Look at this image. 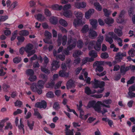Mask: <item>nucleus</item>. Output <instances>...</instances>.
<instances>
[{"mask_svg": "<svg viewBox=\"0 0 135 135\" xmlns=\"http://www.w3.org/2000/svg\"><path fill=\"white\" fill-rule=\"evenodd\" d=\"M74 14L77 19H75L73 24L75 27L78 25L81 24L82 23V18L83 17V14L80 12L75 11Z\"/></svg>", "mask_w": 135, "mask_h": 135, "instance_id": "nucleus-1", "label": "nucleus"}, {"mask_svg": "<svg viewBox=\"0 0 135 135\" xmlns=\"http://www.w3.org/2000/svg\"><path fill=\"white\" fill-rule=\"evenodd\" d=\"M93 46L95 50L99 51L101 49V44L95 41H92L90 42L88 45V49L89 50H91V47Z\"/></svg>", "mask_w": 135, "mask_h": 135, "instance_id": "nucleus-2", "label": "nucleus"}, {"mask_svg": "<svg viewBox=\"0 0 135 135\" xmlns=\"http://www.w3.org/2000/svg\"><path fill=\"white\" fill-rule=\"evenodd\" d=\"M33 45L30 43L27 44L25 47V50L27 53H28L27 56L28 57L30 56L33 55L35 52V50H31L33 48Z\"/></svg>", "mask_w": 135, "mask_h": 135, "instance_id": "nucleus-3", "label": "nucleus"}, {"mask_svg": "<svg viewBox=\"0 0 135 135\" xmlns=\"http://www.w3.org/2000/svg\"><path fill=\"white\" fill-rule=\"evenodd\" d=\"M77 40L74 38H73L71 36L68 37V44L69 45L68 47V49L71 50L76 46Z\"/></svg>", "mask_w": 135, "mask_h": 135, "instance_id": "nucleus-4", "label": "nucleus"}, {"mask_svg": "<svg viewBox=\"0 0 135 135\" xmlns=\"http://www.w3.org/2000/svg\"><path fill=\"white\" fill-rule=\"evenodd\" d=\"M100 104V103L98 102L94 107L93 108L95 111L98 113H102L103 115H104V113L108 112L107 110L104 108L102 109Z\"/></svg>", "mask_w": 135, "mask_h": 135, "instance_id": "nucleus-5", "label": "nucleus"}, {"mask_svg": "<svg viewBox=\"0 0 135 135\" xmlns=\"http://www.w3.org/2000/svg\"><path fill=\"white\" fill-rule=\"evenodd\" d=\"M104 63L103 61H97L94 63L93 64V67L96 66L97 68L96 69V71H98L99 72H101L103 71V68L102 66Z\"/></svg>", "mask_w": 135, "mask_h": 135, "instance_id": "nucleus-6", "label": "nucleus"}, {"mask_svg": "<svg viewBox=\"0 0 135 135\" xmlns=\"http://www.w3.org/2000/svg\"><path fill=\"white\" fill-rule=\"evenodd\" d=\"M94 81L93 86V87L94 88H102V87H104L105 85V83L104 81H101L96 80L95 79H94Z\"/></svg>", "mask_w": 135, "mask_h": 135, "instance_id": "nucleus-7", "label": "nucleus"}, {"mask_svg": "<svg viewBox=\"0 0 135 135\" xmlns=\"http://www.w3.org/2000/svg\"><path fill=\"white\" fill-rule=\"evenodd\" d=\"M35 106L36 107L40 108L45 109L47 106L46 102L44 100L42 101L41 102H37L35 104Z\"/></svg>", "mask_w": 135, "mask_h": 135, "instance_id": "nucleus-8", "label": "nucleus"}, {"mask_svg": "<svg viewBox=\"0 0 135 135\" xmlns=\"http://www.w3.org/2000/svg\"><path fill=\"white\" fill-rule=\"evenodd\" d=\"M98 34L96 32L92 30H90L89 32L88 36L90 38L92 39L95 38L97 36Z\"/></svg>", "mask_w": 135, "mask_h": 135, "instance_id": "nucleus-9", "label": "nucleus"}, {"mask_svg": "<svg viewBox=\"0 0 135 135\" xmlns=\"http://www.w3.org/2000/svg\"><path fill=\"white\" fill-rule=\"evenodd\" d=\"M66 86V88L68 89L75 87L74 82L71 80H69L67 82Z\"/></svg>", "mask_w": 135, "mask_h": 135, "instance_id": "nucleus-10", "label": "nucleus"}, {"mask_svg": "<svg viewBox=\"0 0 135 135\" xmlns=\"http://www.w3.org/2000/svg\"><path fill=\"white\" fill-rule=\"evenodd\" d=\"M52 69L53 70H56L60 67L59 64V62L56 60H54L52 61Z\"/></svg>", "mask_w": 135, "mask_h": 135, "instance_id": "nucleus-11", "label": "nucleus"}, {"mask_svg": "<svg viewBox=\"0 0 135 135\" xmlns=\"http://www.w3.org/2000/svg\"><path fill=\"white\" fill-rule=\"evenodd\" d=\"M59 76L61 77H68L69 75V73H67L66 71L61 70L59 71Z\"/></svg>", "mask_w": 135, "mask_h": 135, "instance_id": "nucleus-12", "label": "nucleus"}, {"mask_svg": "<svg viewBox=\"0 0 135 135\" xmlns=\"http://www.w3.org/2000/svg\"><path fill=\"white\" fill-rule=\"evenodd\" d=\"M129 70V67H125L124 65H122L121 66L120 68V72L123 75L125 74L126 72Z\"/></svg>", "mask_w": 135, "mask_h": 135, "instance_id": "nucleus-13", "label": "nucleus"}, {"mask_svg": "<svg viewBox=\"0 0 135 135\" xmlns=\"http://www.w3.org/2000/svg\"><path fill=\"white\" fill-rule=\"evenodd\" d=\"M94 12V10L93 9H89L85 13V17L87 19H89L91 15H92Z\"/></svg>", "mask_w": 135, "mask_h": 135, "instance_id": "nucleus-14", "label": "nucleus"}, {"mask_svg": "<svg viewBox=\"0 0 135 135\" xmlns=\"http://www.w3.org/2000/svg\"><path fill=\"white\" fill-rule=\"evenodd\" d=\"M98 22L96 20H90V23L93 29H96L97 26Z\"/></svg>", "mask_w": 135, "mask_h": 135, "instance_id": "nucleus-15", "label": "nucleus"}, {"mask_svg": "<svg viewBox=\"0 0 135 135\" xmlns=\"http://www.w3.org/2000/svg\"><path fill=\"white\" fill-rule=\"evenodd\" d=\"M70 127H66L65 129V135H74L73 131L74 129L70 130L69 129Z\"/></svg>", "mask_w": 135, "mask_h": 135, "instance_id": "nucleus-16", "label": "nucleus"}, {"mask_svg": "<svg viewBox=\"0 0 135 135\" xmlns=\"http://www.w3.org/2000/svg\"><path fill=\"white\" fill-rule=\"evenodd\" d=\"M19 120L17 117H16L15 118V123L16 126L18 127H24V125L23 124V122L21 120V119L20 120V122L18 123Z\"/></svg>", "mask_w": 135, "mask_h": 135, "instance_id": "nucleus-17", "label": "nucleus"}, {"mask_svg": "<svg viewBox=\"0 0 135 135\" xmlns=\"http://www.w3.org/2000/svg\"><path fill=\"white\" fill-rule=\"evenodd\" d=\"M104 21L108 25H110L113 23L114 20L111 17H108L105 18Z\"/></svg>", "mask_w": 135, "mask_h": 135, "instance_id": "nucleus-18", "label": "nucleus"}, {"mask_svg": "<svg viewBox=\"0 0 135 135\" xmlns=\"http://www.w3.org/2000/svg\"><path fill=\"white\" fill-rule=\"evenodd\" d=\"M29 33L26 30H22L19 32V34L22 36H27L29 34Z\"/></svg>", "mask_w": 135, "mask_h": 135, "instance_id": "nucleus-19", "label": "nucleus"}, {"mask_svg": "<svg viewBox=\"0 0 135 135\" xmlns=\"http://www.w3.org/2000/svg\"><path fill=\"white\" fill-rule=\"evenodd\" d=\"M122 29V28H121V29H119L118 28H115L114 30V32L118 36L120 37L123 35Z\"/></svg>", "mask_w": 135, "mask_h": 135, "instance_id": "nucleus-20", "label": "nucleus"}, {"mask_svg": "<svg viewBox=\"0 0 135 135\" xmlns=\"http://www.w3.org/2000/svg\"><path fill=\"white\" fill-rule=\"evenodd\" d=\"M63 15L65 17H69L72 15L71 12L69 10L64 11Z\"/></svg>", "mask_w": 135, "mask_h": 135, "instance_id": "nucleus-21", "label": "nucleus"}, {"mask_svg": "<svg viewBox=\"0 0 135 135\" xmlns=\"http://www.w3.org/2000/svg\"><path fill=\"white\" fill-rule=\"evenodd\" d=\"M126 56V54L125 52H124L123 53L119 52L117 53L116 55V57L117 58L119 59H122L123 57Z\"/></svg>", "mask_w": 135, "mask_h": 135, "instance_id": "nucleus-22", "label": "nucleus"}, {"mask_svg": "<svg viewBox=\"0 0 135 135\" xmlns=\"http://www.w3.org/2000/svg\"><path fill=\"white\" fill-rule=\"evenodd\" d=\"M128 53L129 56L133 57L135 56V50L133 48H131L128 51Z\"/></svg>", "mask_w": 135, "mask_h": 135, "instance_id": "nucleus-23", "label": "nucleus"}, {"mask_svg": "<svg viewBox=\"0 0 135 135\" xmlns=\"http://www.w3.org/2000/svg\"><path fill=\"white\" fill-rule=\"evenodd\" d=\"M52 8L54 10H60L62 9V6H59L58 5L56 4L52 6Z\"/></svg>", "mask_w": 135, "mask_h": 135, "instance_id": "nucleus-24", "label": "nucleus"}, {"mask_svg": "<svg viewBox=\"0 0 135 135\" xmlns=\"http://www.w3.org/2000/svg\"><path fill=\"white\" fill-rule=\"evenodd\" d=\"M89 30L88 26V25H84L81 30V32L83 33H86Z\"/></svg>", "mask_w": 135, "mask_h": 135, "instance_id": "nucleus-25", "label": "nucleus"}, {"mask_svg": "<svg viewBox=\"0 0 135 135\" xmlns=\"http://www.w3.org/2000/svg\"><path fill=\"white\" fill-rule=\"evenodd\" d=\"M26 73L28 76H30L34 74V72L33 70L31 69H28L26 71Z\"/></svg>", "mask_w": 135, "mask_h": 135, "instance_id": "nucleus-26", "label": "nucleus"}, {"mask_svg": "<svg viewBox=\"0 0 135 135\" xmlns=\"http://www.w3.org/2000/svg\"><path fill=\"white\" fill-rule=\"evenodd\" d=\"M34 115L37 116L38 118L40 119H41L42 118V117L40 115V113L38 111V110L37 109H34Z\"/></svg>", "mask_w": 135, "mask_h": 135, "instance_id": "nucleus-27", "label": "nucleus"}, {"mask_svg": "<svg viewBox=\"0 0 135 135\" xmlns=\"http://www.w3.org/2000/svg\"><path fill=\"white\" fill-rule=\"evenodd\" d=\"M55 84L54 81L52 80L50 82H49L46 85V87L47 88H51L53 87Z\"/></svg>", "mask_w": 135, "mask_h": 135, "instance_id": "nucleus-28", "label": "nucleus"}, {"mask_svg": "<svg viewBox=\"0 0 135 135\" xmlns=\"http://www.w3.org/2000/svg\"><path fill=\"white\" fill-rule=\"evenodd\" d=\"M45 82L42 80H40L37 83V86L40 89L43 88L44 87V84Z\"/></svg>", "mask_w": 135, "mask_h": 135, "instance_id": "nucleus-29", "label": "nucleus"}, {"mask_svg": "<svg viewBox=\"0 0 135 135\" xmlns=\"http://www.w3.org/2000/svg\"><path fill=\"white\" fill-rule=\"evenodd\" d=\"M96 103L95 101L94 100L89 101L87 107L89 108L91 107H93V108Z\"/></svg>", "mask_w": 135, "mask_h": 135, "instance_id": "nucleus-30", "label": "nucleus"}, {"mask_svg": "<svg viewBox=\"0 0 135 135\" xmlns=\"http://www.w3.org/2000/svg\"><path fill=\"white\" fill-rule=\"evenodd\" d=\"M106 41L107 42H108L110 44H112L113 41V38L111 36H109L107 35H106Z\"/></svg>", "mask_w": 135, "mask_h": 135, "instance_id": "nucleus-31", "label": "nucleus"}, {"mask_svg": "<svg viewBox=\"0 0 135 135\" xmlns=\"http://www.w3.org/2000/svg\"><path fill=\"white\" fill-rule=\"evenodd\" d=\"M94 5L96 9L98 11H100L102 10V7L98 2H95L94 4Z\"/></svg>", "mask_w": 135, "mask_h": 135, "instance_id": "nucleus-32", "label": "nucleus"}, {"mask_svg": "<svg viewBox=\"0 0 135 135\" xmlns=\"http://www.w3.org/2000/svg\"><path fill=\"white\" fill-rule=\"evenodd\" d=\"M2 87L3 91L7 92L8 91V89L10 88V86L4 83L3 84Z\"/></svg>", "mask_w": 135, "mask_h": 135, "instance_id": "nucleus-33", "label": "nucleus"}, {"mask_svg": "<svg viewBox=\"0 0 135 135\" xmlns=\"http://www.w3.org/2000/svg\"><path fill=\"white\" fill-rule=\"evenodd\" d=\"M100 103V104H103V103L104 104H106L108 105L110 104L112 102L111 100L110 99L103 100L102 102L98 101Z\"/></svg>", "mask_w": 135, "mask_h": 135, "instance_id": "nucleus-34", "label": "nucleus"}, {"mask_svg": "<svg viewBox=\"0 0 135 135\" xmlns=\"http://www.w3.org/2000/svg\"><path fill=\"white\" fill-rule=\"evenodd\" d=\"M128 95L127 97L128 98L131 99L135 97V93L133 92L129 91L128 93Z\"/></svg>", "mask_w": 135, "mask_h": 135, "instance_id": "nucleus-35", "label": "nucleus"}, {"mask_svg": "<svg viewBox=\"0 0 135 135\" xmlns=\"http://www.w3.org/2000/svg\"><path fill=\"white\" fill-rule=\"evenodd\" d=\"M89 54L90 56L93 57H96L97 56V53L94 50L90 51L89 52Z\"/></svg>", "mask_w": 135, "mask_h": 135, "instance_id": "nucleus-36", "label": "nucleus"}, {"mask_svg": "<svg viewBox=\"0 0 135 135\" xmlns=\"http://www.w3.org/2000/svg\"><path fill=\"white\" fill-rule=\"evenodd\" d=\"M59 22L61 25L64 27H66L68 25L66 22L63 19H60L59 21Z\"/></svg>", "mask_w": 135, "mask_h": 135, "instance_id": "nucleus-37", "label": "nucleus"}, {"mask_svg": "<svg viewBox=\"0 0 135 135\" xmlns=\"http://www.w3.org/2000/svg\"><path fill=\"white\" fill-rule=\"evenodd\" d=\"M31 90L34 92H36L37 88L35 83H33L30 87Z\"/></svg>", "mask_w": 135, "mask_h": 135, "instance_id": "nucleus-38", "label": "nucleus"}, {"mask_svg": "<svg viewBox=\"0 0 135 135\" xmlns=\"http://www.w3.org/2000/svg\"><path fill=\"white\" fill-rule=\"evenodd\" d=\"M41 70L43 72L47 74H49L50 73V71L49 70L44 67H41Z\"/></svg>", "mask_w": 135, "mask_h": 135, "instance_id": "nucleus-39", "label": "nucleus"}, {"mask_svg": "<svg viewBox=\"0 0 135 135\" xmlns=\"http://www.w3.org/2000/svg\"><path fill=\"white\" fill-rule=\"evenodd\" d=\"M77 45L78 47L80 49L84 45V44L82 41L81 40H79L77 42Z\"/></svg>", "mask_w": 135, "mask_h": 135, "instance_id": "nucleus-40", "label": "nucleus"}, {"mask_svg": "<svg viewBox=\"0 0 135 135\" xmlns=\"http://www.w3.org/2000/svg\"><path fill=\"white\" fill-rule=\"evenodd\" d=\"M62 35L60 34H59L58 35L57 42L58 43V45L60 46L62 42Z\"/></svg>", "mask_w": 135, "mask_h": 135, "instance_id": "nucleus-41", "label": "nucleus"}, {"mask_svg": "<svg viewBox=\"0 0 135 135\" xmlns=\"http://www.w3.org/2000/svg\"><path fill=\"white\" fill-rule=\"evenodd\" d=\"M21 57H17L14 58L13 60V61L15 63L18 64L21 61Z\"/></svg>", "mask_w": 135, "mask_h": 135, "instance_id": "nucleus-42", "label": "nucleus"}, {"mask_svg": "<svg viewBox=\"0 0 135 135\" xmlns=\"http://www.w3.org/2000/svg\"><path fill=\"white\" fill-rule=\"evenodd\" d=\"M121 75V74L119 73L116 74L114 78V80L117 81L119 80L120 79Z\"/></svg>", "mask_w": 135, "mask_h": 135, "instance_id": "nucleus-43", "label": "nucleus"}, {"mask_svg": "<svg viewBox=\"0 0 135 135\" xmlns=\"http://www.w3.org/2000/svg\"><path fill=\"white\" fill-rule=\"evenodd\" d=\"M53 108L55 110H58L60 109V105L58 102H55L54 103Z\"/></svg>", "mask_w": 135, "mask_h": 135, "instance_id": "nucleus-44", "label": "nucleus"}, {"mask_svg": "<svg viewBox=\"0 0 135 135\" xmlns=\"http://www.w3.org/2000/svg\"><path fill=\"white\" fill-rule=\"evenodd\" d=\"M37 79V77L36 75H34L30 76L28 79L31 81L33 82L35 81Z\"/></svg>", "mask_w": 135, "mask_h": 135, "instance_id": "nucleus-45", "label": "nucleus"}, {"mask_svg": "<svg viewBox=\"0 0 135 135\" xmlns=\"http://www.w3.org/2000/svg\"><path fill=\"white\" fill-rule=\"evenodd\" d=\"M85 92L88 95L92 94L90 88L88 87H86L85 88Z\"/></svg>", "mask_w": 135, "mask_h": 135, "instance_id": "nucleus-46", "label": "nucleus"}, {"mask_svg": "<svg viewBox=\"0 0 135 135\" xmlns=\"http://www.w3.org/2000/svg\"><path fill=\"white\" fill-rule=\"evenodd\" d=\"M81 52L80 51H76L73 54V56L75 57H78L81 54Z\"/></svg>", "mask_w": 135, "mask_h": 135, "instance_id": "nucleus-47", "label": "nucleus"}, {"mask_svg": "<svg viewBox=\"0 0 135 135\" xmlns=\"http://www.w3.org/2000/svg\"><path fill=\"white\" fill-rule=\"evenodd\" d=\"M67 40V36H66L64 35L62 37V44L63 45H65L66 44Z\"/></svg>", "mask_w": 135, "mask_h": 135, "instance_id": "nucleus-48", "label": "nucleus"}, {"mask_svg": "<svg viewBox=\"0 0 135 135\" xmlns=\"http://www.w3.org/2000/svg\"><path fill=\"white\" fill-rule=\"evenodd\" d=\"M46 96L47 98H52L54 97V94L52 91H49L47 93Z\"/></svg>", "mask_w": 135, "mask_h": 135, "instance_id": "nucleus-49", "label": "nucleus"}, {"mask_svg": "<svg viewBox=\"0 0 135 135\" xmlns=\"http://www.w3.org/2000/svg\"><path fill=\"white\" fill-rule=\"evenodd\" d=\"M37 19L38 21H42L44 20L45 19V17L44 16L41 14H38L37 16Z\"/></svg>", "mask_w": 135, "mask_h": 135, "instance_id": "nucleus-50", "label": "nucleus"}, {"mask_svg": "<svg viewBox=\"0 0 135 135\" xmlns=\"http://www.w3.org/2000/svg\"><path fill=\"white\" fill-rule=\"evenodd\" d=\"M8 120L9 118H6L4 119H2L0 122V127H3L4 126V123Z\"/></svg>", "mask_w": 135, "mask_h": 135, "instance_id": "nucleus-51", "label": "nucleus"}, {"mask_svg": "<svg viewBox=\"0 0 135 135\" xmlns=\"http://www.w3.org/2000/svg\"><path fill=\"white\" fill-rule=\"evenodd\" d=\"M103 11L105 15L107 17H109L110 13V11L105 8L103 9Z\"/></svg>", "mask_w": 135, "mask_h": 135, "instance_id": "nucleus-52", "label": "nucleus"}, {"mask_svg": "<svg viewBox=\"0 0 135 135\" xmlns=\"http://www.w3.org/2000/svg\"><path fill=\"white\" fill-rule=\"evenodd\" d=\"M65 56L64 55L61 54H59L57 56H56L57 59H59L62 61L64 60L65 59Z\"/></svg>", "mask_w": 135, "mask_h": 135, "instance_id": "nucleus-53", "label": "nucleus"}, {"mask_svg": "<svg viewBox=\"0 0 135 135\" xmlns=\"http://www.w3.org/2000/svg\"><path fill=\"white\" fill-rule=\"evenodd\" d=\"M12 36L11 38V40H14L16 38L17 35V31L16 30L14 31L13 33L12 34Z\"/></svg>", "mask_w": 135, "mask_h": 135, "instance_id": "nucleus-54", "label": "nucleus"}, {"mask_svg": "<svg viewBox=\"0 0 135 135\" xmlns=\"http://www.w3.org/2000/svg\"><path fill=\"white\" fill-rule=\"evenodd\" d=\"M71 7V5L69 4H68L64 6L62 9L64 11L68 10V9L70 8Z\"/></svg>", "mask_w": 135, "mask_h": 135, "instance_id": "nucleus-55", "label": "nucleus"}, {"mask_svg": "<svg viewBox=\"0 0 135 135\" xmlns=\"http://www.w3.org/2000/svg\"><path fill=\"white\" fill-rule=\"evenodd\" d=\"M45 35L49 39H50L52 37L51 33L47 31H45Z\"/></svg>", "mask_w": 135, "mask_h": 135, "instance_id": "nucleus-56", "label": "nucleus"}, {"mask_svg": "<svg viewBox=\"0 0 135 135\" xmlns=\"http://www.w3.org/2000/svg\"><path fill=\"white\" fill-rule=\"evenodd\" d=\"M39 77L40 78H42L44 80V82H46L47 79V76L45 74H41L40 75Z\"/></svg>", "mask_w": 135, "mask_h": 135, "instance_id": "nucleus-57", "label": "nucleus"}, {"mask_svg": "<svg viewBox=\"0 0 135 135\" xmlns=\"http://www.w3.org/2000/svg\"><path fill=\"white\" fill-rule=\"evenodd\" d=\"M108 54L106 52L102 53L101 55V57L103 59H107L108 57Z\"/></svg>", "mask_w": 135, "mask_h": 135, "instance_id": "nucleus-58", "label": "nucleus"}, {"mask_svg": "<svg viewBox=\"0 0 135 135\" xmlns=\"http://www.w3.org/2000/svg\"><path fill=\"white\" fill-rule=\"evenodd\" d=\"M66 106L67 108V110L68 112H73L74 113V114H75L77 116H78V114L76 113V112H75V110H73V109H70V108L69 107V106H68V105H66Z\"/></svg>", "mask_w": 135, "mask_h": 135, "instance_id": "nucleus-59", "label": "nucleus"}, {"mask_svg": "<svg viewBox=\"0 0 135 135\" xmlns=\"http://www.w3.org/2000/svg\"><path fill=\"white\" fill-rule=\"evenodd\" d=\"M114 40H117L118 43L120 42H122V41L121 39L118 37L116 35H115L114 37Z\"/></svg>", "mask_w": 135, "mask_h": 135, "instance_id": "nucleus-60", "label": "nucleus"}, {"mask_svg": "<svg viewBox=\"0 0 135 135\" xmlns=\"http://www.w3.org/2000/svg\"><path fill=\"white\" fill-rule=\"evenodd\" d=\"M17 39L18 41L22 42L24 41L25 38L24 37L22 36H18L17 37Z\"/></svg>", "mask_w": 135, "mask_h": 135, "instance_id": "nucleus-61", "label": "nucleus"}, {"mask_svg": "<svg viewBox=\"0 0 135 135\" xmlns=\"http://www.w3.org/2000/svg\"><path fill=\"white\" fill-rule=\"evenodd\" d=\"M51 23L54 24H56L57 22V20L56 18L55 17H52L50 19Z\"/></svg>", "mask_w": 135, "mask_h": 135, "instance_id": "nucleus-62", "label": "nucleus"}, {"mask_svg": "<svg viewBox=\"0 0 135 135\" xmlns=\"http://www.w3.org/2000/svg\"><path fill=\"white\" fill-rule=\"evenodd\" d=\"M98 38V39L97 42L101 44V43L103 42V36H99Z\"/></svg>", "mask_w": 135, "mask_h": 135, "instance_id": "nucleus-63", "label": "nucleus"}, {"mask_svg": "<svg viewBox=\"0 0 135 135\" xmlns=\"http://www.w3.org/2000/svg\"><path fill=\"white\" fill-rule=\"evenodd\" d=\"M80 61V58L79 57L78 58L75 59L73 62V64L76 65L77 64H79Z\"/></svg>", "mask_w": 135, "mask_h": 135, "instance_id": "nucleus-64", "label": "nucleus"}]
</instances>
